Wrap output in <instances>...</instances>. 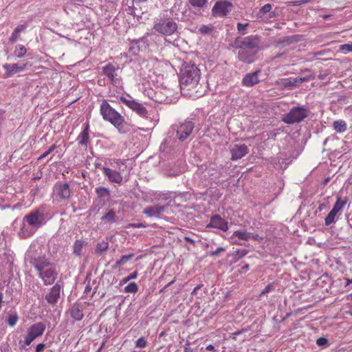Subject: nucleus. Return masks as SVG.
Segmentation results:
<instances>
[{"label":"nucleus","mask_w":352,"mask_h":352,"mask_svg":"<svg viewBox=\"0 0 352 352\" xmlns=\"http://www.w3.org/2000/svg\"><path fill=\"white\" fill-rule=\"evenodd\" d=\"M309 113L308 109L304 106L294 107L284 115L282 120L289 124L299 123L308 116Z\"/></svg>","instance_id":"20e7f679"},{"label":"nucleus","mask_w":352,"mask_h":352,"mask_svg":"<svg viewBox=\"0 0 352 352\" xmlns=\"http://www.w3.org/2000/svg\"><path fill=\"white\" fill-rule=\"evenodd\" d=\"M259 71H256L253 73L248 74L243 79V85L246 87H252L256 85L259 82L258 74Z\"/></svg>","instance_id":"4be33fe9"},{"label":"nucleus","mask_w":352,"mask_h":352,"mask_svg":"<svg viewBox=\"0 0 352 352\" xmlns=\"http://www.w3.org/2000/svg\"><path fill=\"white\" fill-rule=\"evenodd\" d=\"M27 65V63H23V65H19L17 63H6L3 65V68L5 70L4 76L6 78L12 76L17 73L24 71Z\"/></svg>","instance_id":"9d476101"},{"label":"nucleus","mask_w":352,"mask_h":352,"mask_svg":"<svg viewBox=\"0 0 352 352\" xmlns=\"http://www.w3.org/2000/svg\"><path fill=\"white\" fill-rule=\"evenodd\" d=\"M18 320V316L16 315H10L8 318V323L10 326H14L16 324Z\"/></svg>","instance_id":"c03bdc74"},{"label":"nucleus","mask_w":352,"mask_h":352,"mask_svg":"<svg viewBox=\"0 0 352 352\" xmlns=\"http://www.w3.org/2000/svg\"><path fill=\"white\" fill-rule=\"evenodd\" d=\"M55 192L60 198L63 199H67L71 196V190L69 186L65 184H58L55 186Z\"/></svg>","instance_id":"a211bd4d"},{"label":"nucleus","mask_w":352,"mask_h":352,"mask_svg":"<svg viewBox=\"0 0 352 352\" xmlns=\"http://www.w3.org/2000/svg\"><path fill=\"white\" fill-rule=\"evenodd\" d=\"M224 251V249L223 248H217L216 250L213 251L211 252V255L212 256H217L218 255L220 252H223Z\"/></svg>","instance_id":"6e6d98bb"},{"label":"nucleus","mask_w":352,"mask_h":352,"mask_svg":"<svg viewBox=\"0 0 352 352\" xmlns=\"http://www.w3.org/2000/svg\"><path fill=\"white\" fill-rule=\"evenodd\" d=\"M70 315L72 318L77 321L81 320L84 317L82 309H80L79 305L76 304H74L72 306L70 309Z\"/></svg>","instance_id":"393cba45"},{"label":"nucleus","mask_w":352,"mask_h":352,"mask_svg":"<svg viewBox=\"0 0 352 352\" xmlns=\"http://www.w3.org/2000/svg\"><path fill=\"white\" fill-rule=\"evenodd\" d=\"M114 162H115L118 166H119L120 164H124V163H123V162H122V161H120V160L114 161Z\"/></svg>","instance_id":"0e129e2a"},{"label":"nucleus","mask_w":352,"mask_h":352,"mask_svg":"<svg viewBox=\"0 0 352 352\" xmlns=\"http://www.w3.org/2000/svg\"><path fill=\"white\" fill-rule=\"evenodd\" d=\"M134 256V254L131 253L127 255H123L121 256L120 259L117 261L115 263L114 269H116L120 267L122 265H124L129 259L132 258Z\"/></svg>","instance_id":"c756f323"},{"label":"nucleus","mask_w":352,"mask_h":352,"mask_svg":"<svg viewBox=\"0 0 352 352\" xmlns=\"http://www.w3.org/2000/svg\"><path fill=\"white\" fill-rule=\"evenodd\" d=\"M109 248V243L105 241H102L101 242H99L96 248V252L97 254H100L103 252L104 251H106Z\"/></svg>","instance_id":"2f4dec72"},{"label":"nucleus","mask_w":352,"mask_h":352,"mask_svg":"<svg viewBox=\"0 0 352 352\" xmlns=\"http://www.w3.org/2000/svg\"><path fill=\"white\" fill-rule=\"evenodd\" d=\"M103 74L108 77L111 80V82L113 85L118 84L120 82L119 79L117 78L116 69L115 66L109 63L102 68Z\"/></svg>","instance_id":"dca6fc26"},{"label":"nucleus","mask_w":352,"mask_h":352,"mask_svg":"<svg viewBox=\"0 0 352 352\" xmlns=\"http://www.w3.org/2000/svg\"><path fill=\"white\" fill-rule=\"evenodd\" d=\"M274 289V283H270L267 285L264 289L259 294V297L261 298L262 296L273 291Z\"/></svg>","instance_id":"79ce46f5"},{"label":"nucleus","mask_w":352,"mask_h":352,"mask_svg":"<svg viewBox=\"0 0 352 352\" xmlns=\"http://www.w3.org/2000/svg\"><path fill=\"white\" fill-rule=\"evenodd\" d=\"M165 207L163 206H152L146 207L143 210V214L148 217H159L160 214L164 212Z\"/></svg>","instance_id":"aec40b11"},{"label":"nucleus","mask_w":352,"mask_h":352,"mask_svg":"<svg viewBox=\"0 0 352 352\" xmlns=\"http://www.w3.org/2000/svg\"><path fill=\"white\" fill-rule=\"evenodd\" d=\"M340 49L346 52H352V44H344L341 45Z\"/></svg>","instance_id":"3c124183"},{"label":"nucleus","mask_w":352,"mask_h":352,"mask_svg":"<svg viewBox=\"0 0 352 352\" xmlns=\"http://www.w3.org/2000/svg\"><path fill=\"white\" fill-rule=\"evenodd\" d=\"M154 29L164 35H171L177 30L176 23H155Z\"/></svg>","instance_id":"2eb2a0df"},{"label":"nucleus","mask_w":352,"mask_h":352,"mask_svg":"<svg viewBox=\"0 0 352 352\" xmlns=\"http://www.w3.org/2000/svg\"><path fill=\"white\" fill-rule=\"evenodd\" d=\"M247 331V329H242L240 331H235L232 334V338L233 340H236V336H239V335H241V333H244Z\"/></svg>","instance_id":"603ef678"},{"label":"nucleus","mask_w":352,"mask_h":352,"mask_svg":"<svg viewBox=\"0 0 352 352\" xmlns=\"http://www.w3.org/2000/svg\"><path fill=\"white\" fill-rule=\"evenodd\" d=\"M316 344L318 346H324L328 344V340L327 338L321 337L317 339Z\"/></svg>","instance_id":"8fccbe9b"},{"label":"nucleus","mask_w":352,"mask_h":352,"mask_svg":"<svg viewBox=\"0 0 352 352\" xmlns=\"http://www.w3.org/2000/svg\"><path fill=\"white\" fill-rule=\"evenodd\" d=\"M310 80L309 77H298L295 78H292V87L299 86L301 83L304 82H307Z\"/></svg>","instance_id":"e433bc0d"},{"label":"nucleus","mask_w":352,"mask_h":352,"mask_svg":"<svg viewBox=\"0 0 352 352\" xmlns=\"http://www.w3.org/2000/svg\"><path fill=\"white\" fill-rule=\"evenodd\" d=\"M126 14L129 16H133V19L128 18L126 21H140V20H146V14H144L141 12L140 10L135 9V8L129 6L128 8L126 9Z\"/></svg>","instance_id":"412c9836"},{"label":"nucleus","mask_w":352,"mask_h":352,"mask_svg":"<svg viewBox=\"0 0 352 352\" xmlns=\"http://www.w3.org/2000/svg\"><path fill=\"white\" fill-rule=\"evenodd\" d=\"M102 220L107 222H114L116 221V212L113 210H109L107 214L102 217Z\"/></svg>","instance_id":"72a5a7b5"},{"label":"nucleus","mask_w":352,"mask_h":352,"mask_svg":"<svg viewBox=\"0 0 352 352\" xmlns=\"http://www.w3.org/2000/svg\"><path fill=\"white\" fill-rule=\"evenodd\" d=\"M326 207L324 204H320L318 206V210L322 211L323 209H324Z\"/></svg>","instance_id":"052dcab7"},{"label":"nucleus","mask_w":352,"mask_h":352,"mask_svg":"<svg viewBox=\"0 0 352 352\" xmlns=\"http://www.w3.org/2000/svg\"><path fill=\"white\" fill-rule=\"evenodd\" d=\"M34 267L38 272L39 277L45 285H52L57 278L55 265L44 256H39L32 262Z\"/></svg>","instance_id":"7ed1b4c3"},{"label":"nucleus","mask_w":352,"mask_h":352,"mask_svg":"<svg viewBox=\"0 0 352 352\" xmlns=\"http://www.w3.org/2000/svg\"><path fill=\"white\" fill-rule=\"evenodd\" d=\"M101 169L103 173L107 177L108 179L111 183L121 184L123 181V177L121 173L117 170H113L107 167H102Z\"/></svg>","instance_id":"f8f14e48"},{"label":"nucleus","mask_w":352,"mask_h":352,"mask_svg":"<svg viewBox=\"0 0 352 352\" xmlns=\"http://www.w3.org/2000/svg\"><path fill=\"white\" fill-rule=\"evenodd\" d=\"M138 277V272H134L133 273H131L129 276H128L127 277H125L122 280V283H126L127 282H129V280H132V279H135Z\"/></svg>","instance_id":"a18cd8bd"},{"label":"nucleus","mask_w":352,"mask_h":352,"mask_svg":"<svg viewBox=\"0 0 352 352\" xmlns=\"http://www.w3.org/2000/svg\"><path fill=\"white\" fill-rule=\"evenodd\" d=\"M214 347L212 344H209L206 348V351H212V350H214Z\"/></svg>","instance_id":"bf43d9fd"},{"label":"nucleus","mask_w":352,"mask_h":352,"mask_svg":"<svg viewBox=\"0 0 352 352\" xmlns=\"http://www.w3.org/2000/svg\"><path fill=\"white\" fill-rule=\"evenodd\" d=\"M352 283V278L351 279H346V285H349Z\"/></svg>","instance_id":"e2e57ef3"},{"label":"nucleus","mask_w":352,"mask_h":352,"mask_svg":"<svg viewBox=\"0 0 352 352\" xmlns=\"http://www.w3.org/2000/svg\"><path fill=\"white\" fill-rule=\"evenodd\" d=\"M337 214L338 212L332 208L330 212L325 218V225L329 226L330 224L333 223L335 221V217Z\"/></svg>","instance_id":"473e14b6"},{"label":"nucleus","mask_w":352,"mask_h":352,"mask_svg":"<svg viewBox=\"0 0 352 352\" xmlns=\"http://www.w3.org/2000/svg\"><path fill=\"white\" fill-rule=\"evenodd\" d=\"M212 28L211 27V25H204L201 28H200V32L202 34H209L212 32Z\"/></svg>","instance_id":"09e8293b"},{"label":"nucleus","mask_w":352,"mask_h":352,"mask_svg":"<svg viewBox=\"0 0 352 352\" xmlns=\"http://www.w3.org/2000/svg\"><path fill=\"white\" fill-rule=\"evenodd\" d=\"M45 329V324L43 322H36L30 327L28 331L34 335V337L37 338L43 333Z\"/></svg>","instance_id":"b1692460"},{"label":"nucleus","mask_w":352,"mask_h":352,"mask_svg":"<svg viewBox=\"0 0 352 352\" xmlns=\"http://www.w3.org/2000/svg\"><path fill=\"white\" fill-rule=\"evenodd\" d=\"M190 4L194 8H202L208 3V0H188Z\"/></svg>","instance_id":"f704fd0d"},{"label":"nucleus","mask_w":352,"mask_h":352,"mask_svg":"<svg viewBox=\"0 0 352 352\" xmlns=\"http://www.w3.org/2000/svg\"><path fill=\"white\" fill-rule=\"evenodd\" d=\"M14 52L17 58H21L26 54L27 50L23 45H18L16 46Z\"/></svg>","instance_id":"c9c22d12"},{"label":"nucleus","mask_w":352,"mask_h":352,"mask_svg":"<svg viewBox=\"0 0 352 352\" xmlns=\"http://www.w3.org/2000/svg\"><path fill=\"white\" fill-rule=\"evenodd\" d=\"M242 269H243V270H248L249 269V265H244V266L242 267Z\"/></svg>","instance_id":"338daca9"},{"label":"nucleus","mask_w":352,"mask_h":352,"mask_svg":"<svg viewBox=\"0 0 352 352\" xmlns=\"http://www.w3.org/2000/svg\"><path fill=\"white\" fill-rule=\"evenodd\" d=\"M238 56L240 60L250 63L253 61L254 53L248 49L240 48Z\"/></svg>","instance_id":"5701e85b"},{"label":"nucleus","mask_w":352,"mask_h":352,"mask_svg":"<svg viewBox=\"0 0 352 352\" xmlns=\"http://www.w3.org/2000/svg\"><path fill=\"white\" fill-rule=\"evenodd\" d=\"M194 129V123L191 121H184L177 129V136L180 141H184L191 134Z\"/></svg>","instance_id":"6e6552de"},{"label":"nucleus","mask_w":352,"mask_h":352,"mask_svg":"<svg viewBox=\"0 0 352 352\" xmlns=\"http://www.w3.org/2000/svg\"><path fill=\"white\" fill-rule=\"evenodd\" d=\"M61 289L62 286L58 283L54 285L45 295V298L47 302L52 305H56L60 297Z\"/></svg>","instance_id":"1a4fd4ad"},{"label":"nucleus","mask_w":352,"mask_h":352,"mask_svg":"<svg viewBox=\"0 0 352 352\" xmlns=\"http://www.w3.org/2000/svg\"><path fill=\"white\" fill-rule=\"evenodd\" d=\"M311 0H298L295 2L296 5H301L303 3H307L311 1Z\"/></svg>","instance_id":"4d7b16f0"},{"label":"nucleus","mask_w":352,"mask_h":352,"mask_svg":"<svg viewBox=\"0 0 352 352\" xmlns=\"http://www.w3.org/2000/svg\"><path fill=\"white\" fill-rule=\"evenodd\" d=\"M96 192L98 197L100 198H105L110 195V191L107 188L104 187H98L96 188Z\"/></svg>","instance_id":"7c9ffc66"},{"label":"nucleus","mask_w":352,"mask_h":352,"mask_svg":"<svg viewBox=\"0 0 352 352\" xmlns=\"http://www.w3.org/2000/svg\"><path fill=\"white\" fill-rule=\"evenodd\" d=\"M147 0H132L133 2H138V3L145 2Z\"/></svg>","instance_id":"69168bd1"},{"label":"nucleus","mask_w":352,"mask_h":352,"mask_svg":"<svg viewBox=\"0 0 352 352\" xmlns=\"http://www.w3.org/2000/svg\"><path fill=\"white\" fill-rule=\"evenodd\" d=\"M28 223L34 228H39L45 223V215L38 210H35L25 217Z\"/></svg>","instance_id":"423d86ee"},{"label":"nucleus","mask_w":352,"mask_h":352,"mask_svg":"<svg viewBox=\"0 0 352 352\" xmlns=\"http://www.w3.org/2000/svg\"><path fill=\"white\" fill-rule=\"evenodd\" d=\"M104 345V343L103 342V343L102 344V345L100 346V348L98 349V350L97 351V352H100V351H101V350H102V349L103 348Z\"/></svg>","instance_id":"774afa93"},{"label":"nucleus","mask_w":352,"mask_h":352,"mask_svg":"<svg viewBox=\"0 0 352 352\" xmlns=\"http://www.w3.org/2000/svg\"><path fill=\"white\" fill-rule=\"evenodd\" d=\"M349 199L347 197H344L342 199L341 197H338L336 201V203L333 205V209L336 211L338 213L342 210L344 206L347 204Z\"/></svg>","instance_id":"bb28decb"},{"label":"nucleus","mask_w":352,"mask_h":352,"mask_svg":"<svg viewBox=\"0 0 352 352\" xmlns=\"http://www.w3.org/2000/svg\"><path fill=\"white\" fill-rule=\"evenodd\" d=\"M138 290V286L135 283H130L124 287V292L126 293H136Z\"/></svg>","instance_id":"4c0bfd02"},{"label":"nucleus","mask_w":352,"mask_h":352,"mask_svg":"<svg viewBox=\"0 0 352 352\" xmlns=\"http://www.w3.org/2000/svg\"><path fill=\"white\" fill-rule=\"evenodd\" d=\"M84 245L83 240H76L73 245V253L76 256H80Z\"/></svg>","instance_id":"c85d7f7f"},{"label":"nucleus","mask_w":352,"mask_h":352,"mask_svg":"<svg viewBox=\"0 0 352 352\" xmlns=\"http://www.w3.org/2000/svg\"><path fill=\"white\" fill-rule=\"evenodd\" d=\"M250 239L256 240L257 236H254L251 232L245 230H236L231 236V239L236 244H240L241 241H248Z\"/></svg>","instance_id":"ddd939ff"},{"label":"nucleus","mask_w":352,"mask_h":352,"mask_svg":"<svg viewBox=\"0 0 352 352\" xmlns=\"http://www.w3.org/2000/svg\"><path fill=\"white\" fill-rule=\"evenodd\" d=\"M146 228V225L143 223H130L128 226V228Z\"/></svg>","instance_id":"864d4df0"},{"label":"nucleus","mask_w":352,"mask_h":352,"mask_svg":"<svg viewBox=\"0 0 352 352\" xmlns=\"http://www.w3.org/2000/svg\"><path fill=\"white\" fill-rule=\"evenodd\" d=\"M56 148V145H52L45 153H43L38 159V160H41L48 156L52 151H54Z\"/></svg>","instance_id":"a19ab883"},{"label":"nucleus","mask_w":352,"mask_h":352,"mask_svg":"<svg viewBox=\"0 0 352 352\" xmlns=\"http://www.w3.org/2000/svg\"><path fill=\"white\" fill-rule=\"evenodd\" d=\"M120 101L124 103L127 107L136 112L140 116L146 117L148 111L144 105L135 100H128L124 97L120 98Z\"/></svg>","instance_id":"0eeeda50"},{"label":"nucleus","mask_w":352,"mask_h":352,"mask_svg":"<svg viewBox=\"0 0 352 352\" xmlns=\"http://www.w3.org/2000/svg\"><path fill=\"white\" fill-rule=\"evenodd\" d=\"M175 279L173 280L172 281H170V283H168L164 287V289H166L167 287H168L170 285H171L174 282H175Z\"/></svg>","instance_id":"680f3d73"},{"label":"nucleus","mask_w":352,"mask_h":352,"mask_svg":"<svg viewBox=\"0 0 352 352\" xmlns=\"http://www.w3.org/2000/svg\"><path fill=\"white\" fill-rule=\"evenodd\" d=\"M236 43L240 48L252 50L258 46L259 39L256 36H248L243 38L241 41L237 40Z\"/></svg>","instance_id":"9b49d317"},{"label":"nucleus","mask_w":352,"mask_h":352,"mask_svg":"<svg viewBox=\"0 0 352 352\" xmlns=\"http://www.w3.org/2000/svg\"><path fill=\"white\" fill-rule=\"evenodd\" d=\"M45 348V344L43 343H40L37 344L36 347L35 352H42Z\"/></svg>","instance_id":"5fc2aeb1"},{"label":"nucleus","mask_w":352,"mask_h":352,"mask_svg":"<svg viewBox=\"0 0 352 352\" xmlns=\"http://www.w3.org/2000/svg\"><path fill=\"white\" fill-rule=\"evenodd\" d=\"M272 6L271 4L267 3V4L264 5L260 9L259 14H261V13L265 14V13L270 12V10H272Z\"/></svg>","instance_id":"49530a36"},{"label":"nucleus","mask_w":352,"mask_h":352,"mask_svg":"<svg viewBox=\"0 0 352 352\" xmlns=\"http://www.w3.org/2000/svg\"><path fill=\"white\" fill-rule=\"evenodd\" d=\"M333 129L339 133H344L346 131V122L344 120H339L334 121L333 124Z\"/></svg>","instance_id":"cd10ccee"},{"label":"nucleus","mask_w":352,"mask_h":352,"mask_svg":"<svg viewBox=\"0 0 352 352\" xmlns=\"http://www.w3.org/2000/svg\"><path fill=\"white\" fill-rule=\"evenodd\" d=\"M200 287H201V285H198V286L195 287L193 289V290H192V292L191 294H192V295L196 294L197 292L200 289Z\"/></svg>","instance_id":"13d9d810"},{"label":"nucleus","mask_w":352,"mask_h":352,"mask_svg":"<svg viewBox=\"0 0 352 352\" xmlns=\"http://www.w3.org/2000/svg\"><path fill=\"white\" fill-rule=\"evenodd\" d=\"M36 338V337H34V335H32L30 332H28V334L27 336H25V340H24V342H25V344L26 346H28L30 345L32 342Z\"/></svg>","instance_id":"37998d69"},{"label":"nucleus","mask_w":352,"mask_h":352,"mask_svg":"<svg viewBox=\"0 0 352 352\" xmlns=\"http://www.w3.org/2000/svg\"><path fill=\"white\" fill-rule=\"evenodd\" d=\"M200 78V70L195 65H184L179 81L182 94L192 99L204 96L205 89L199 83Z\"/></svg>","instance_id":"f257e3e1"},{"label":"nucleus","mask_w":352,"mask_h":352,"mask_svg":"<svg viewBox=\"0 0 352 352\" xmlns=\"http://www.w3.org/2000/svg\"><path fill=\"white\" fill-rule=\"evenodd\" d=\"M234 9L233 3L228 0H220L215 2L211 13L214 17L223 18L229 15Z\"/></svg>","instance_id":"39448f33"},{"label":"nucleus","mask_w":352,"mask_h":352,"mask_svg":"<svg viewBox=\"0 0 352 352\" xmlns=\"http://www.w3.org/2000/svg\"><path fill=\"white\" fill-rule=\"evenodd\" d=\"M277 84L283 88L292 87V78L281 79L280 81H277Z\"/></svg>","instance_id":"58836bf2"},{"label":"nucleus","mask_w":352,"mask_h":352,"mask_svg":"<svg viewBox=\"0 0 352 352\" xmlns=\"http://www.w3.org/2000/svg\"><path fill=\"white\" fill-rule=\"evenodd\" d=\"M135 344V347H137V348L144 349L147 345V341L144 338L141 337L137 340Z\"/></svg>","instance_id":"ea45409f"},{"label":"nucleus","mask_w":352,"mask_h":352,"mask_svg":"<svg viewBox=\"0 0 352 352\" xmlns=\"http://www.w3.org/2000/svg\"><path fill=\"white\" fill-rule=\"evenodd\" d=\"M208 226L218 228L223 231H226L228 229V222L219 215H214L211 217Z\"/></svg>","instance_id":"6ab92c4d"},{"label":"nucleus","mask_w":352,"mask_h":352,"mask_svg":"<svg viewBox=\"0 0 352 352\" xmlns=\"http://www.w3.org/2000/svg\"><path fill=\"white\" fill-rule=\"evenodd\" d=\"M89 124L88 122L85 124L83 130L80 132L77 138L78 143L80 146H82L85 150H87L88 144L89 143Z\"/></svg>","instance_id":"f3484780"},{"label":"nucleus","mask_w":352,"mask_h":352,"mask_svg":"<svg viewBox=\"0 0 352 352\" xmlns=\"http://www.w3.org/2000/svg\"><path fill=\"white\" fill-rule=\"evenodd\" d=\"M100 112L103 120L110 122L120 133H125L128 131L127 123L124 118L107 102L102 100L100 107Z\"/></svg>","instance_id":"f03ea898"},{"label":"nucleus","mask_w":352,"mask_h":352,"mask_svg":"<svg viewBox=\"0 0 352 352\" xmlns=\"http://www.w3.org/2000/svg\"><path fill=\"white\" fill-rule=\"evenodd\" d=\"M232 160H237L241 159L248 153V148L245 144H235L230 150Z\"/></svg>","instance_id":"4468645a"},{"label":"nucleus","mask_w":352,"mask_h":352,"mask_svg":"<svg viewBox=\"0 0 352 352\" xmlns=\"http://www.w3.org/2000/svg\"><path fill=\"white\" fill-rule=\"evenodd\" d=\"M248 25V23H238L237 29L241 34H245L246 33L245 30Z\"/></svg>","instance_id":"de8ad7c7"},{"label":"nucleus","mask_w":352,"mask_h":352,"mask_svg":"<svg viewBox=\"0 0 352 352\" xmlns=\"http://www.w3.org/2000/svg\"><path fill=\"white\" fill-rule=\"evenodd\" d=\"M26 26L25 25H20L12 32V36L10 38V41L14 43L20 38L21 33L25 32Z\"/></svg>","instance_id":"a878e982"}]
</instances>
